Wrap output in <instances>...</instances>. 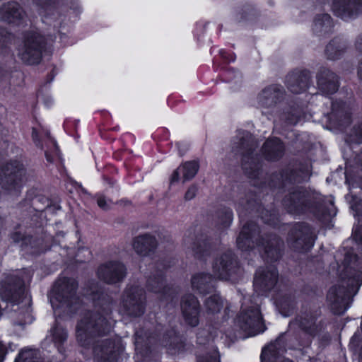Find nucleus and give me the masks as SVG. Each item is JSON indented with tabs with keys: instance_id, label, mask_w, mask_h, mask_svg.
I'll return each instance as SVG.
<instances>
[{
	"instance_id": "obj_21",
	"label": "nucleus",
	"mask_w": 362,
	"mask_h": 362,
	"mask_svg": "<svg viewBox=\"0 0 362 362\" xmlns=\"http://www.w3.org/2000/svg\"><path fill=\"white\" fill-rule=\"evenodd\" d=\"M279 96V93L276 91L275 87H269L263 90L259 95V101L262 105L269 104L271 105L276 102Z\"/></svg>"
},
{
	"instance_id": "obj_9",
	"label": "nucleus",
	"mask_w": 362,
	"mask_h": 362,
	"mask_svg": "<svg viewBox=\"0 0 362 362\" xmlns=\"http://www.w3.org/2000/svg\"><path fill=\"white\" fill-rule=\"evenodd\" d=\"M183 315L187 322L191 326L198 325L199 303L196 298L189 295L185 297L181 304Z\"/></svg>"
},
{
	"instance_id": "obj_17",
	"label": "nucleus",
	"mask_w": 362,
	"mask_h": 362,
	"mask_svg": "<svg viewBox=\"0 0 362 362\" xmlns=\"http://www.w3.org/2000/svg\"><path fill=\"white\" fill-rule=\"evenodd\" d=\"M283 149L282 143L276 138L267 140L262 148L264 153L269 159L275 158L282 152Z\"/></svg>"
},
{
	"instance_id": "obj_18",
	"label": "nucleus",
	"mask_w": 362,
	"mask_h": 362,
	"mask_svg": "<svg viewBox=\"0 0 362 362\" xmlns=\"http://www.w3.org/2000/svg\"><path fill=\"white\" fill-rule=\"evenodd\" d=\"M15 362H43L38 349H25L22 350Z\"/></svg>"
},
{
	"instance_id": "obj_8",
	"label": "nucleus",
	"mask_w": 362,
	"mask_h": 362,
	"mask_svg": "<svg viewBox=\"0 0 362 362\" xmlns=\"http://www.w3.org/2000/svg\"><path fill=\"white\" fill-rule=\"evenodd\" d=\"M141 297L142 291L138 287L132 288L125 292L124 307L127 314L138 316L143 313Z\"/></svg>"
},
{
	"instance_id": "obj_26",
	"label": "nucleus",
	"mask_w": 362,
	"mask_h": 362,
	"mask_svg": "<svg viewBox=\"0 0 362 362\" xmlns=\"http://www.w3.org/2000/svg\"><path fill=\"white\" fill-rule=\"evenodd\" d=\"M362 280L361 273H358L354 277L349 279V286L354 287L358 286Z\"/></svg>"
},
{
	"instance_id": "obj_32",
	"label": "nucleus",
	"mask_w": 362,
	"mask_h": 362,
	"mask_svg": "<svg viewBox=\"0 0 362 362\" xmlns=\"http://www.w3.org/2000/svg\"><path fill=\"white\" fill-rule=\"evenodd\" d=\"M11 39V34L8 33L7 32L3 31V33L1 34V36L0 37V43L2 42L3 45L4 43H7L8 41H10Z\"/></svg>"
},
{
	"instance_id": "obj_40",
	"label": "nucleus",
	"mask_w": 362,
	"mask_h": 362,
	"mask_svg": "<svg viewBox=\"0 0 362 362\" xmlns=\"http://www.w3.org/2000/svg\"><path fill=\"white\" fill-rule=\"evenodd\" d=\"M332 49V44H329V45H327V52H329Z\"/></svg>"
},
{
	"instance_id": "obj_35",
	"label": "nucleus",
	"mask_w": 362,
	"mask_h": 362,
	"mask_svg": "<svg viewBox=\"0 0 362 362\" xmlns=\"http://www.w3.org/2000/svg\"><path fill=\"white\" fill-rule=\"evenodd\" d=\"M5 354V348L4 345L0 342V362H2V361L4 360Z\"/></svg>"
},
{
	"instance_id": "obj_3",
	"label": "nucleus",
	"mask_w": 362,
	"mask_h": 362,
	"mask_svg": "<svg viewBox=\"0 0 362 362\" xmlns=\"http://www.w3.org/2000/svg\"><path fill=\"white\" fill-rule=\"evenodd\" d=\"M42 37L37 33L28 36L23 47L19 50V56L27 64L39 63L42 57L41 46Z\"/></svg>"
},
{
	"instance_id": "obj_37",
	"label": "nucleus",
	"mask_w": 362,
	"mask_h": 362,
	"mask_svg": "<svg viewBox=\"0 0 362 362\" xmlns=\"http://www.w3.org/2000/svg\"><path fill=\"white\" fill-rule=\"evenodd\" d=\"M32 136H33V139L35 143H36V144L37 145V132H36L35 129H33V134H32Z\"/></svg>"
},
{
	"instance_id": "obj_24",
	"label": "nucleus",
	"mask_w": 362,
	"mask_h": 362,
	"mask_svg": "<svg viewBox=\"0 0 362 362\" xmlns=\"http://www.w3.org/2000/svg\"><path fill=\"white\" fill-rule=\"evenodd\" d=\"M49 146V147L52 149H53V151L55 154V156L61 160V154L57 144L56 140L54 138L52 137L51 136L48 135L47 133V146Z\"/></svg>"
},
{
	"instance_id": "obj_1",
	"label": "nucleus",
	"mask_w": 362,
	"mask_h": 362,
	"mask_svg": "<svg viewBox=\"0 0 362 362\" xmlns=\"http://www.w3.org/2000/svg\"><path fill=\"white\" fill-rule=\"evenodd\" d=\"M236 322L247 337L255 336L265 330L262 315L257 307L251 310L243 308Z\"/></svg>"
},
{
	"instance_id": "obj_39",
	"label": "nucleus",
	"mask_w": 362,
	"mask_h": 362,
	"mask_svg": "<svg viewBox=\"0 0 362 362\" xmlns=\"http://www.w3.org/2000/svg\"><path fill=\"white\" fill-rule=\"evenodd\" d=\"M291 91L294 93H300V90H296L293 86L290 87Z\"/></svg>"
},
{
	"instance_id": "obj_15",
	"label": "nucleus",
	"mask_w": 362,
	"mask_h": 362,
	"mask_svg": "<svg viewBox=\"0 0 362 362\" xmlns=\"http://www.w3.org/2000/svg\"><path fill=\"white\" fill-rule=\"evenodd\" d=\"M192 286L200 293H209L214 288V280L209 274H198L192 277Z\"/></svg>"
},
{
	"instance_id": "obj_45",
	"label": "nucleus",
	"mask_w": 362,
	"mask_h": 362,
	"mask_svg": "<svg viewBox=\"0 0 362 362\" xmlns=\"http://www.w3.org/2000/svg\"><path fill=\"white\" fill-rule=\"evenodd\" d=\"M244 230H245V228H243V230L242 232H243V233H244V235H246L245 234V231H244Z\"/></svg>"
},
{
	"instance_id": "obj_43",
	"label": "nucleus",
	"mask_w": 362,
	"mask_h": 362,
	"mask_svg": "<svg viewBox=\"0 0 362 362\" xmlns=\"http://www.w3.org/2000/svg\"><path fill=\"white\" fill-rule=\"evenodd\" d=\"M272 252V249H270V248H269V250H266V252H267V253H268V254H269V253H270V252Z\"/></svg>"
},
{
	"instance_id": "obj_2",
	"label": "nucleus",
	"mask_w": 362,
	"mask_h": 362,
	"mask_svg": "<svg viewBox=\"0 0 362 362\" xmlns=\"http://www.w3.org/2000/svg\"><path fill=\"white\" fill-rule=\"evenodd\" d=\"M24 175L19 162L7 164L0 171V189L8 192L17 190L24 182Z\"/></svg>"
},
{
	"instance_id": "obj_29",
	"label": "nucleus",
	"mask_w": 362,
	"mask_h": 362,
	"mask_svg": "<svg viewBox=\"0 0 362 362\" xmlns=\"http://www.w3.org/2000/svg\"><path fill=\"white\" fill-rule=\"evenodd\" d=\"M97 202H98V205L101 209H105V210L107 209L110 206V204L108 202H107L105 200V197H99L98 198Z\"/></svg>"
},
{
	"instance_id": "obj_28",
	"label": "nucleus",
	"mask_w": 362,
	"mask_h": 362,
	"mask_svg": "<svg viewBox=\"0 0 362 362\" xmlns=\"http://www.w3.org/2000/svg\"><path fill=\"white\" fill-rule=\"evenodd\" d=\"M304 240L305 241V245L303 247V250H309L314 245L315 239L312 235L305 237Z\"/></svg>"
},
{
	"instance_id": "obj_31",
	"label": "nucleus",
	"mask_w": 362,
	"mask_h": 362,
	"mask_svg": "<svg viewBox=\"0 0 362 362\" xmlns=\"http://www.w3.org/2000/svg\"><path fill=\"white\" fill-rule=\"evenodd\" d=\"M50 69V72H51V77L50 78H48L47 77V83L49 81H52L53 78H54V76L57 75V67L52 64H49V66H47V69Z\"/></svg>"
},
{
	"instance_id": "obj_12",
	"label": "nucleus",
	"mask_w": 362,
	"mask_h": 362,
	"mask_svg": "<svg viewBox=\"0 0 362 362\" xmlns=\"http://www.w3.org/2000/svg\"><path fill=\"white\" fill-rule=\"evenodd\" d=\"M350 288H344V286H333L327 294V299L332 303V309L337 314L341 313V310L337 309V305H344L346 298L349 296Z\"/></svg>"
},
{
	"instance_id": "obj_7",
	"label": "nucleus",
	"mask_w": 362,
	"mask_h": 362,
	"mask_svg": "<svg viewBox=\"0 0 362 362\" xmlns=\"http://www.w3.org/2000/svg\"><path fill=\"white\" fill-rule=\"evenodd\" d=\"M100 279L112 284L120 281L125 275V269L119 262H109L101 265L98 271Z\"/></svg>"
},
{
	"instance_id": "obj_33",
	"label": "nucleus",
	"mask_w": 362,
	"mask_h": 362,
	"mask_svg": "<svg viewBox=\"0 0 362 362\" xmlns=\"http://www.w3.org/2000/svg\"><path fill=\"white\" fill-rule=\"evenodd\" d=\"M196 194V188L194 187H192L189 188L187 192L185 194V199H192Z\"/></svg>"
},
{
	"instance_id": "obj_25",
	"label": "nucleus",
	"mask_w": 362,
	"mask_h": 362,
	"mask_svg": "<svg viewBox=\"0 0 362 362\" xmlns=\"http://www.w3.org/2000/svg\"><path fill=\"white\" fill-rule=\"evenodd\" d=\"M331 25V18L328 14H323L322 17L315 21V26L318 27H329Z\"/></svg>"
},
{
	"instance_id": "obj_20",
	"label": "nucleus",
	"mask_w": 362,
	"mask_h": 362,
	"mask_svg": "<svg viewBox=\"0 0 362 362\" xmlns=\"http://www.w3.org/2000/svg\"><path fill=\"white\" fill-rule=\"evenodd\" d=\"M223 301L218 294L209 297L204 303V312L207 315L218 313L223 308Z\"/></svg>"
},
{
	"instance_id": "obj_36",
	"label": "nucleus",
	"mask_w": 362,
	"mask_h": 362,
	"mask_svg": "<svg viewBox=\"0 0 362 362\" xmlns=\"http://www.w3.org/2000/svg\"><path fill=\"white\" fill-rule=\"evenodd\" d=\"M12 239L13 240L14 242H19L20 240L21 239V235L20 233H15L12 235Z\"/></svg>"
},
{
	"instance_id": "obj_11",
	"label": "nucleus",
	"mask_w": 362,
	"mask_h": 362,
	"mask_svg": "<svg viewBox=\"0 0 362 362\" xmlns=\"http://www.w3.org/2000/svg\"><path fill=\"white\" fill-rule=\"evenodd\" d=\"M199 170V164L197 161L186 162L173 172L170 177V183L177 182L182 179L183 182L192 179Z\"/></svg>"
},
{
	"instance_id": "obj_46",
	"label": "nucleus",
	"mask_w": 362,
	"mask_h": 362,
	"mask_svg": "<svg viewBox=\"0 0 362 362\" xmlns=\"http://www.w3.org/2000/svg\"><path fill=\"white\" fill-rule=\"evenodd\" d=\"M48 1V0H47V2Z\"/></svg>"
},
{
	"instance_id": "obj_42",
	"label": "nucleus",
	"mask_w": 362,
	"mask_h": 362,
	"mask_svg": "<svg viewBox=\"0 0 362 362\" xmlns=\"http://www.w3.org/2000/svg\"><path fill=\"white\" fill-rule=\"evenodd\" d=\"M358 74L360 77L362 78V71L361 69L358 71Z\"/></svg>"
},
{
	"instance_id": "obj_16",
	"label": "nucleus",
	"mask_w": 362,
	"mask_h": 362,
	"mask_svg": "<svg viewBox=\"0 0 362 362\" xmlns=\"http://www.w3.org/2000/svg\"><path fill=\"white\" fill-rule=\"evenodd\" d=\"M322 76H320L317 79V83L320 88L326 94H332L338 88L337 76L329 71H325Z\"/></svg>"
},
{
	"instance_id": "obj_19",
	"label": "nucleus",
	"mask_w": 362,
	"mask_h": 362,
	"mask_svg": "<svg viewBox=\"0 0 362 362\" xmlns=\"http://www.w3.org/2000/svg\"><path fill=\"white\" fill-rule=\"evenodd\" d=\"M230 262V257L225 255L221 257L220 259H216L213 266L214 272L217 274L218 277L222 279H227L228 274V263Z\"/></svg>"
},
{
	"instance_id": "obj_22",
	"label": "nucleus",
	"mask_w": 362,
	"mask_h": 362,
	"mask_svg": "<svg viewBox=\"0 0 362 362\" xmlns=\"http://www.w3.org/2000/svg\"><path fill=\"white\" fill-rule=\"evenodd\" d=\"M275 348L276 345L274 344H270L262 349L261 354L262 362H273V358L275 356Z\"/></svg>"
},
{
	"instance_id": "obj_30",
	"label": "nucleus",
	"mask_w": 362,
	"mask_h": 362,
	"mask_svg": "<svg viewBox=\"0 0 362 362\" xmlns=\"http://www.w3.org/2000/svg\"><path fill=\"white\" fill-rule=\"evenodd\" d=\"M32 322V316L30 313V308H27L25 313L23 315V320L19 323L20 325H24Z\"/></svg>"
},
{
	"instance_id": "obj_44",
	"label": "nucleus",
	"mask_w": 362,
	"mask_h": 362,
	"mask_svg": "<svg viewBox=\"0 0 362 362\" xmlns=\"http://www.w3.org/2000/svg\"><path fill=\"white\" fill-rule=\"evenodd\" d=\"M284 362H292V361L290 360H285V361H284Z\"/></svg>"
},
{
	"instance_id": "obj_38",
	"label": "nucleus",
	"mask_w": 362,
	"mask_h": 362,
	"mask_svg": "<svg viewBox=\"0 0 362 362\" xmlns=\"http://www.w3.org/2000/svg\"><path fill=\"white\" fill-rule=\"evenodd\" d=\"M356 46H357L358 49H359L360 50H362V37L357 40Z\"/></svg>"
},
{
	"instance_id": "obj_6",
	"label": "nucleus",
	"mask_w": 362,
	"mask_h": 362,
	"mask_svg": "<svg viewBox=\"0 0 362 362\" xmlns=\"http://www.w3.org/2000/svg\"><path fill=\"white\" fill-rule=\"evenodd\" d=\"M277 276V271L274 267L259 269L254 279L255 289L257 291L270 290L276 284Z\"/></svg>"
},
{
	"instance_id": "obj_5",
	"label": "nucleus",
	"mask_w": 362,
	"mask_h": 362,
	"mask_svg": "<svg viewBox=\"0 0 362 362\" xmlns=\"http://www.w3.org/2000/svg\"><path fill=\"white\" fill-rule=\"evenodd\" d=\"M77 288V283L74 279H60L54 286V291L57 293L56 298L59 299L62 306H71L75 298V291Z\"/></svg>"
},
{
	"instance_id": "obj_41",
	"label": "nucleus",
	"mask_w": 362,
	"mask_h": 362,
	"mask_svg": "<svg viewBox=\"0 0 362 362\" xmlns=\"http://www.w3.org/2000/svg\"><path fill=\"white\" fill-rule=\"evenodd\" d=\"M227 216H228V218L230 221H231V217H232V214H231V213H230V212H228V213L227 214Z\"/></svg>"
},
{
	"instance_id": "obj_10",
	"label": "nucleus",
	"mask_w": 362,
	"mask_h": 362,
	"mask_svg": "<svg viewBox=\"0 0 362 362\" xmlns=\"http://www.w3.org/2000/svg\"><path fill=\"white\" fill-rule=\"evenodd\" d=\"M23 11L16 2H8L0 8V18L8 23H18L23 16Z\"/></svg>"
},
{
	"instance_id": "obj_13",
	"label": "nucleus",
	"mask_w": 362,
	"mask_h": 362,
	"mask_svg": "<svg viewBox=\"0 0 362 362\" xmlns=\"http://www.w3.org/2000/svg\"><path fill=\"white\" fill-rule=\"evenodd\" d=\"M156 245V239L148 234L136 237L133 243V247L136 252L144 256L148 255Z\"/></svg>"
},
{
	"instance_id": "obj_4",
	"label": "nucleus",
	"mask_w": 362,
	"mask_h": 362,
	"mask_svg": "<svg viewBox=\"0 0 362 362\" xmlns=\"http://www.w3.org/2000/svg\"><path fill=\"white\" fill-rule=\"evenodd\" d=\"M332 11L344 21L354 19L362 13V0H334Z\"/></svg>"
},
{
	"instance_id": "obj_23",
	"label": "nucleus",
	"mask_w": 362,
	"mask_h": 362,
	"mask_svg": "<svg viewBox=\"0 0 362 362\" xmlns=\"http://www.w3.org/2000/svg\"><path fill=\"white\" fill-rule=\"evenodd\" d=\"M61 211V206L58 198H54L47 200V214H56Z\"/></svg>"
},
{
	"instance_id": "obj_14",
	"label": "nucleus",
	"mask_w": 362,
	"mask_h": 362,
	"mask_svg": "<svg viewBox=\"0 0 362 362\" xmlns=\"http://www.w3.org/2000/svg\"><path fill=\"white\" fill-rule=\"evenodd\" d=\"M23 293L22 281H19L16 286L1 284L0 286V296L3 300L18 303V298Z\"/></svg>"
},
{
	"instance_id": "obj_27",
	"label": "nucleus",
	"mask_w": 362,
	"mask_h": 362,
	"mask_svg": "<svg viewBox=\"0 0 362 362\" xmlns=\"http://www.w3.org/2000/svg\"><path fill=\"white\" fill-rule=\"evenodd\" d=\"M250 237L248 235H245L243 232H241L237 239V243L238 246L241 248L244 249V245H243V240H245V241L249 242Z\"/></svg>"
},
{
	"instance_id": "obj_34",
	"label": "nucleus",
	"mask_w": 362,
	"mask_h": 362,
	"mask_svg": "<svg viewBox=\"0 0 362 362\" xmlns=\"http://www.w3.org/2000/svg\"><path fill=\"white\" fill-rule=\"evenodd\" d=\"M66 35L65 33H62L60 32L59 33V39L61 40V42L64 44V45H69V44H71L72 42H69L67 40H66Z\"/></svg>"
}]
</instances>
